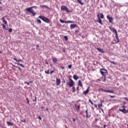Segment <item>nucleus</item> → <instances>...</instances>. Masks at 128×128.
I'll use <instances>...</instances> for the list:
<instances>
[{
  "label": "nucleus",
  "mask_w": 128,
  "mask_h": 128,
  "mask_svg": "<svg viewBox=\"0 0 128 128\" xmlns=\"http://www.w3.org/2000/svg\"><path fill=\"white\" fill-rule=\"evenodd\" d=\"M38 18L43 20V22H46V24H50V19H48V18H46L44 16H38Z\"/></svg>",
  "instance_id": "nucleus-1"
},
{
  "label": "nucleus",
  "mask_w": 128,
  "mask_h": 128,
  "mask_svg": "<svg viewBox=\"0 0 128 128\" xmlns=\"http://www.w3.org/2000/svg\"><path fill=\"white\" fill-rule=\"evenodd\" d=\"M26 10H27V12H30L31 14H32L34 16L36 14V13L35 12L34 10H32V8L30 7V8H26Z\"/></svg>",
  "instance_id": "nucleus-2"
},
{
  "label": "nucleus",
  "mask_w": 128,
  "mask_h": 128,
  "mask_svg": "<svg viewBox=\"0 0 128 128\" xmlns=\"http://www.w3.org/2000/svg\"><path fill=\"white\" fill-rule=\"evenodd\" d=\"M100 72L101 74H102V76H104V80H106V74H108V71L104 69H100Z\"/></svg>",
  "instance_id": "nucleus-3"
},
{
  "label": "nucleus",
  "mask_w": 128,
  "mask_h": 128,
  "mask_svg": "<svg viewBox=\"0 0 128 128\" xmlns=\"http://www.w3.org/2000/svg\"><path fill=\"white\" fill-rule=\"evenodd\" d=\"M68 86L70 88H72V86H74V80H72V78H69V82H67Z\"/></svg>",
  "instance_id": "nucleus-4"
},
{
  "label": "nucleus",
  "mask_w": 128,
  "mask_h": 128,
  "mask_svg": "<svg viewBox=\"0 0 128 128\" xmlns=\"http://www.w3.org/2000/svg\"><path fill=\"white\" fill-rule=\"evenodd\" d=\"M110 30H111L115 32L116 38L117 40V42H118V32H116V28H110Z\"/></svg>",
  "instance_id": "nucleus-5"
},
{
  "label": "nucleus",
  "mask_w": 128,
  "mask_h": 128,
  "mask_svg": "<svg viewBox=\"0 0 128 128\" xmlns=\"http://www.w3.org/2000/svg\"><path fill=\"white\" fill-rule=\"evenodd\" d=\"M61 10H65V12H70V10H68V8L64 6H61Z\"/></svg>",
  "instance_id": "nucleus-6"
},
{
  "label": "nucleus",
  "mask_w": 128,
  "mask_h": 128,
  "mask_svg": "<svg viewBox=\"0 0 128 128\" xmlns=\"http://www.w3.org/2000/svg\"><path fill=\"white\" fill-rule=\"evenodd\" d=\"M122 108H124L123 109H119V110L120 112H124V114H128V110H126V108H126V106H122Z\"/></svg>",
  "instance_id": "nucleus-7"
},
{
  "label": "nucleus",
  "mask_w": 128,
  "mask_h": 128,
  "mask_svg": "<svg viewBox=\"0 0 128 128\" xmlns=\"http://www.w3.org/2000/svg\"><path fill=\"white\" fill-rule=\"evenodd\" d=\"M97 18H98V22L100 24L102 25V19H100V14H97Z\"/></svg>",
  "instance_id": "nucleus-8"
},
{
  "label": "nucleus",
  "mask_w": 128,
  "mask_h": 128,
  "mask_svg": "<svg viewBox=\"0 0 128 128\" xmlns=\"http://www.w3.org/2000/svg\"><path fill=\"white\" fill-rule=\"evenodd\" d=\"M106 18L108 20L109 22H110V24H112V21L114 20V19L112 17H110V16H107Z\"/></svg>",
  "instance_id": "nucleus-9"
},
{
  "label": "nucleus",
  "mask_w": 128,
  "mask_h": 128,
  "mask_svg": "<svg viewBox=\"0 0 128 128\" xmlns=\"http://www.w3.org/2000/svg\"><path fill=\"white\" fill-rule=\"evenodd\" d=\"M2 22L4 24H6V26L8 25V22L6 20V16L2 17Z\"/></svg>",
  "instance_id": "nucleus-10"
},
{
  "label": "nucleus",
  "mask_w": 128,
  "mask_h": 128,
  "mask_svg": "<svg viewBox=\"0 0 128 128\" xmlns=\"http://www.w3.org/2000/svg\"><path fill=\"white\" fill-rule=\"evenodd\" d=\"M56 86H60V80L58 78H56Z\"/></svg>",
  "instance_id": "nucleus-11"
},
{
  "label": "nucleus",
  "mask_w": 128,
  "mask_h": 128,
  "mask_svg": "<svg viewBox=\"0 0 128 128\" xmlns=\"http://www.w3.org/2000/svg\"><path fill=\"white\" fill-rule=\"evenodd\" d=\"M78 26L76 24H72L70 26V28L71 30H72V28H76Z\"/></svg>",
  "instance_id": "nucleus-12"
},
{
  "label": "nucleus",
  "mask_w": 128,
  "mask_h": 128,
  "mask_svg": "<svg viewBox=\"0 0 128 128\" xmlns=\"http://www.w3.org/2000/svg\"><path fill=\"white\" fill-rule=\"evenodd\" d=\"M6 124L8 126H14V123L10 122H7Z\"/></svg>",
  "instance_id": "nucleus-13"
},
{
  "label": "nucleus",
  "mask_w": 128,
  "mask_h": 128,
  "mask_svg": "<svg viewBox=\"0 0 128 128\" xmlns=\"http://www.w3.org/2000/svg\"><path fill=\"white\" fill-rule=\"evenodd\" d=\"M78 86H80L81 88H82V83L80 81V80H78Z\"/></svg>",
  "instance_id": "nucleus-14"
},
{
  "label": "nucleus",
  "mask_w": 128,
  "mask_h": 128,
  "mask_svg": "<svg viewBox=\"0 0 128 128\" xmlns=\"http://www.w3.org/2000/svg\"><path fill=\"white\" fill-rule=\"evenodd\" d=\"M13 60H16V62H22V60H18L16 58H14Z\"/></svg>",
  "instance_id": "nucleus-15"
},
{
  "label": "nucleus",
  "mask_w": 128,
  "mask_h": 128,
  "mask_svg": "<svg viewBox=\"0 0 128 128\" xmlns=\"http://www.w3.org/2000/svg\"><path fill=\"white\" fill-rule=\"evenodd\" d=\"M52 60L54 64L58 62V59H56V58H52Z\"/></svg>",
  "instance_id": "nucleus-16"
},
{
  "label": "nucleus",
  "mask_w": 128,
  "mask_h": 128,
  "mask_svg": "<svg viewBox=\"0 0 128 128\" xmlns=\"http://www.w3.org/2000/svg\"><path fill=\"white\" fill-rule=\"evenodd\" d=\"M96 50L99 52H102V54L104 53V50H102L100 48H97Z\"/></svg>",
  "instance_id": "nucleus-17"
},
{
  "label": "nucleus",
  "mask_w": 128,
  "mask_h": 128,
  "mask_svg": "<svg viewBox=\"0 0 128 128\" xmlns=\"http://www.w3.org/2000/svg\"><path fill=\"white\" fill-rule=\"evenodd\" d=\"M89 90H90V88H88L86 91L84 92V94H86L88 92Z\"/></svg>",
  "instance_id": "nucleus-18"
},
{
  "label": "nucleus",
  "mask_w": 128,
  "mask_h": 128,
  "mask_svg": "<svg viewBox=\"0 0 128 128\" xmlns=\"http://www.w3.org/2000/svg\"><path fill=\"white\" fill-rule=\"evenodd\" d=\"M73 78L75 80H78V76H76V75H74L73 76Z\"/></svg>",
  "instance_id": "nucleus-19"
},
{
  "label": "nucleus",
  "mask_w": 128,
  "mask_h": 128,
  "mask_svg": "<svg viewBox=\"0 0 128 128\" xmlns=\"http://www.w3.org/2000/svg\"><path fill=\"white\" fill-rule=\"evenodd\" d=\"M75 108L76 110H78L80 108V105L76 106V104H75Z\"/></svg>",
  "instance_id": "nucleus-20"
},
{
  "label": "nucleus",
  "mask_w": 128,
  "mask_h": 128,
  "mask_svg": "<svg viewBox=\"0 0 128 128\" xmlns=\"http://www.w3.org/2000/svg\"><path fill=\"white\" fill-rule=\"evenodd\" d=\"M82 0H77L78 2V4H81L82 6H84V3H82Z\"/></svg>",
  "instance_id": "nucleus-21"
},
{
  "label": "nucleus",
  "mask_w": 128,
  "mask_h": 128,
  "mask_svg": "<svg viewBox=\"0 0 128 128\" xmlns=\"http://www.w3.org/2000/svg\"><path fill=\"white\" fill-rule=\"evenodd\" d=\"M60 22H61V24H64V23L66 24V21L63 20L62 19L60 20Z\"/></svg>",
  "instance_id": "nucleus-22"
},
{
  "label": "nucleus",
  "mask_w": 128,
  "mask_h": 128,
  "mask_svg": "<svg viewBox=\"0 0 128 128\" xmlns=\"http://www.w3.org/2000/svg\"><path fill=\"white\" fill-rule=\"evenodd\" d=\"M74 21L72 20L66 21V24H74Z\"/></svg>",
  "instance_id": "nucleus-23"
},
{
  "label": "nucleus",
  "mask_w": 128,
  "mask_h": 128,
  "mask_svg": "<svg viewBox=\"0 0 128 128\" xmlns=\"http://www.w3.org/2000/svg\"><path fill=\"white\" fill-rule=\"evenodd\" d=\"M106 92H110V94H114V91L112 90H107V91H106Z\"/></svg>",
  "instance_id": "nucleus-24"
},
{
  "label": "nucleus",
  "mask_w": 128,
  "mask_h": 128,
  "mask_svg": "<svg viewBox=\"0 0 128 128\" xmlns=\"http://www.w3.org/2000/svg\"><path fill=\"white\" fill-rule=\"evenodd\" d=\"M40 8H48V7L46 5H41L40 6Z\"/></svg>",
  "instance_id": "nucleus-25"
},
{
  "label": "nucleus",
  "mask_w": 128,
  "mask_h": 128,
  "mask_svg": "<svg viewBox=\"0 0 128 128\" xmlns=\"http://www.w3.org/2000/svg\"><path fill=\"white\" fill-rule=\"evenodd\" d=\"M98 106L99 108H102V104L100 103V104H98Z\"/></svg>",
  "instance_id": "nucleus-26"
},
{
  "label": "nucleus",
  "mask_w": 128,
  "mask_h": 128,
  "mask_svg": "<svg viewBox=\"0 0 128 128\" xmlns=\"http://www.w3.org/2000/svg\"><path fill=\"white\" fill-rule=\"evenodd\" d=\"M17 64H18V66H22V68H24V66L22 64H20V63H17Z\"/></svg>",
  "instance_id": "nucleus-27"
},
{
  "label": "nucleus",
  "mask_w": 128,
  "mask_h": 128,
  "mask_svg": "<svg viewBox=\"0 0 128 128\" xmlns=\"http://www.w3.org/2000/svg\"><path fill=\"white\" fill-rule=\"evenodd\" d=\"M2 28H4V30H8L6 29V25L2 24Z\"/></svg>",
  "instance_id": "nucleus-28"
},
{
  "label": "nucleus",
  "mask_w": 128,
  "mask_h": 128,
  "mask_svg": "<svg viewBox=\"0 0 128 128\" xmlns=\"http://www.w3.org/2000/svg\"><path fill=\"white\" fill-rule=\"evenodd\" d=\"M72 92H76V88H74V86L72 87Z\"/></svg>",
  "instance_id": "nucleus-29"
},
{
  "label": "nucleus",
  "mask_w": 128,
  "mask_h": 128,
  "mask_svg": "<svg viewBox=\"0 0 128 128\" xmlns=\"http://www.w3.org/2000/svg\"><path fill=\"white\" fill-rule=\"evenodd\" d=\"M99 90H102V92H106L107 90H104L102 88H100Z\"/></svg>",
  "instance_id": "nucleus-30"
},
{
  "label": "nucleus",
  "mask_w": 128,
  "mask_h": 128,
  "mask_svg": "<svg viewBox=\"0 0 128 128\" xmlns=\"http://www.w3.org/2000/svg\"><path fill=\"white\" fill-rule=\"evenodd\" d=\"M26 100L27 101V104H30V100H28V98H26Z\"/></svg>",
  "instance_id": "nucleus-31"
},
{
  "label": "nucleus",
  "mask_w": 128,
  "mask_h": 128,
  "mask_svg": "<svg viewBox=\"0 0 128 128\" xmlns=\"http://www.w3.org/2000/svg\"><path fill=\"white\" fill-rule=\"evenodd\" d=\"M109 62H111V64H116V62H112V61H110V60H109Z\"/></svg>",
  "instance_id": "nucleus-32"
},
{
  "label": "nucleus",
  "mask_w": 128,
  "mask_h": 128,
  "mask_svg": "<svg viewBox=\"0 0 128 128\" xmlns=\"http://www.w3.org/2000/svg\"><path fill=\"white\" fill-rule=\"evenodd\" d=\"M37 22L38 24H42V21L40 19L37 20Z\"/></svg>",
  "instance_id": "nucleus-33"
},
{
  "label": "nucleus",
  "mask_w": 128,
  "mask_h": 128,
  "mask_svg": "<svg viewBox=\"0 0 128 128\" xmlns=\"http://www.w3.org/2000/svg\"><path fill=\"white\" fill-rule=\"evenodd\" d=\"M99 14H100V18H104V14H100V13Z\"/></svg>",
  "instance_id": "nucleus-34"
},
{
  "label": "nucleus",
  "mask_w": 128,
  "mask_h": 128,
  "mask_svg": "<svg viewBox=\"0 0 128 128\" xmlns=\"http://www.w3.org/2000/svg\"><path fill=\"white\" fill-rule=\"evenodd\" d=\"M64 38L66 40H68V36H64Z\"/></svg>",
  "instance_id": "nucleus-35"
},
{
  "label": "nucleus",
  "mask_w": 128,
  "mask_h": 128,
  "mask_svg": "<svg viewBox=\"0 0 128 128\" xmlns=\"http://www.w3.org/2000/svg\"><path fill=\"white\" fill-rule=\"evenodd\" d=\"M8 32H12V28L8 29Z\"/></svg>",
  "instance_id": "nucleus-36"
},
{
  "label": "nucleus",
  "mask_w": 128,
  "mask_h": 128,
  "mask_svg": "<svg viewBox=\"0 0 128 128\" xmlns=\"http://www.w3.org/2000/svg\"><path fill=\"white\" fill-rule=\"evenodd\" d=\"M54 72V70H52L50 72V74H52Z\"/></svg>",
  "instance_id": "nucleus-37"
},
{
  "label": "nucleus",
  "mask_w": 128,
  "mask_h": 128,
  "mask_svg": "<svg viewBox=\"0 0 128 128\" xmlns=\"http://www.w3.org/2000/svg\"><path fill=\"white\" fill-rule=\"evenodd\" d=\"M15 66V68H18V69H19V70H21L20 68V67H18V66Z\"/></svg>",
  "instance_id": "nucleus-38"
},
{
  "label": "nucleus",
  "mask_w": 128,
  "mask_h": 128,
  "mask_svg": "<svg viewBox=\"0 0 128 128\" xmlns=\"http://www.w3.org/2000/svg\"><path fill=\"white\" fill-rule=\"evenodd\" d=\"M24 84H28V86L30 85V83H28V82H24Z\"/></svg>",
  "instance_id": "nucleus-39"
},
{
  "label": "nucleus",
  "mask_w": 128,
  "mask_h": 128,
  "mask_svg": "<svg viewBox=\"0 0 128 128\" xmlns=\"http://www.w3.org/2000/svg\"><path fill=\"white\" fill-rule=\"evenodd\" d=\"M45 74H50V72L48 71H45Z\"/></svg>",
  "instance_id": "nucleus-40"
},
{
  "label": "nucleus",
  "mask_w": 128,
  "mask_h": 128,
  "mask_svg": "<svg viewBox=\"0 0 128 128\" xmlns=\"http://www.w3.org/2000/svg\"><path fill=\"white\" fill-rule=\"evenodd\" d=\"M89 102H90V104H94V102H92V100H89Z\"/></svg>",
  "instance_id": "nucleus-41"
},
{
  "label": "nucleus",
  "mask_w": 128,
  "mask_h": 128,
  "mask_svg": "<svg viewBox=\"0 0 128 128\" xmlns=\"http://www.w3.org/2000/svg\"><path fill=\"white\" fill-rule=\"evenodd\" d=\"M86 118H88V109L86 110Z\"/></svg>",
  "instance_id": "nucleus-42"
},
{
  "label": "nucleus",
  "mask_w": 128,
  "mask_h": 128,
  "mask_svg": "<svg viewBox=\"0 0 128 128\" xmlns=\"http://www.w3.org/2000/svg\"><path fill=\"white\" fill-rule=\"evenodd\" d=\"M68 68H72V65H68Z\"/></svg>",
  "instance_id": "nucleus-43"
},
{
  "label": "nucleus",
  "mask_w": 128,
  "mask_h": 128,
  "mask_svg": "<svg viewBox=\"0 0 128 128\" xmlns=\"http://www.w3.org/2000/svg\"><path fill=\"white\" fill-rule=\"evenodd\" d=\"M100 102H101V104H102V102H104V100H100Z\"/></svg>",
  "instance_id": "nucleus-44"
},
{
  "label": "nucleus",
  "mask_w": 128,
  "mask_h": 128,
  "mask_svg": "<svg viewBox=\"0 0 128 128\" xmlns=\"http://www.w3.org/2000/svg\"><path fill=\"white\" fill-rule=\"evenodd\" d=\"M110 98H115V96H110Z\"/></svg>",
  "instance_id": "nucleus-45"
},
{
  "label": "nucleus",
  "mask_w": 128,
  "mask_h": 128,
  "mask_svg": "<svg viewBox=\"0 0 128 128\" xmlns=\"http://www.w3.org/2000/svg\"><path fill=\"white\" fill-rule=\"evenodd\" d=\"M72 120L74 122H76V119L74 118H73Z\"/></svg>",
  "instance_id": "nucleus-46"
},
{
  "label": "nucleus",
  "mask_w": 128,
  "mask_h": 128,
  "mask_svg": "<svg viewBox=\"0 0 128 128\" xmlns=\"http://www.w3.org/2000/svg\"><path fill=\"white\" fill-rule=\"evenodd\" d=\"M38 118L39 120H42V117H40V116H38Z\"/></svg>",
  "instance_id": "nucleus-47"
},
{
  "label": "nucleus",
  "mask_w": 128,
  "mask_h": 128,
  "mask_svg": "<svg viewBox=\"0 0 128 128\" xmlns=\"http://www.w3.org/2000/svg\"><path fill=\"white\" fill-rule=\"evenodd\" d=\"M101 110L102 112H104V110H102V108H99Z\"/></svg>",
  "instance_id": "nucleus-48"
},
{
  "label": "nucleus",
  "mask_w": 128,
  "mask_h": 128,
  "mask_svg": "<svg viewBox=\"0 0 128 128\" xmlns=\"http://www.w3.org/2000/svg\"><path fill=\"white\" fill-rule=\"evenodd\" d=\"M124 100H128V98H126V97H125V98H124Z\"/></svg>",
  "instance_id": "nucleus-49"
},
{
  "label": "nucleus",
  "mask_w": 128,
  "mask_h": 128,
  "mask_svg": "<svg viewBox=\"0 0 128 128\" xmlns=\"http://www.w3.org/2000/svg\"><path fill=\"white\" fill-rule=\"evenodd\" d=\"M94 106L95 108H98V106H96V104H94Z\"/></svg>",
  "instance_id": "nucleus-50"
},
{
  "label": "nucleus",
  "mask_w": 128,
  "mask_h": 128,
  "mask_svg": "<svg viewBox=\"0 0 128 128\" xmlns=\"http://www.w3.org/2000/svg\"><path fill=\"white\" fill-rule=\"evenodd\" d=\"M61 68H62V70H64V66H61Z\"/></svg>",
  "instance_id": "nucleus-51"
},
{
  "label": "nucleus",
  "mask_w": 128,
  "mask_h": 128,
  "mask_svg": "<svg viewBox=\"0 0 128 128\" xmlns=\"http://www.w3.org/2000/svg\"><path fill=\"white\" fill-rule=\"evenodd\" d=\"M31 8H36V6H32V7H31Z\"/></svg>",
  "instance_id": "nucleus-52"
},
{
  "label": "nucleus",
  "mask_w": 128,
  "mask_h": 128,
  "mask_svg": "<svg viewBox=\"0 0 128 128\" xmlns=\"http://www.w3.org/2000/svg\"><path fill=\"white\" fill-rule=\"evenodd\" d=\"M76 32H78V30H76Z\"/></svg>",
  "instance_id": "nucleus-53"
},
{
  "label": "nucleus",
  "mask_w": 128,
  "mask_h": 128,
  "mask_svg": "<svg viewBox=\"0 0 128 128\" xmlns=\"http://www.w3.org/2000/svg\"><path fill=\"white\" fill-rule=\"evenodd\" d=\"M46 110H48V108H46Z\"/></svg>",
  "instance_id": "nucleus-54"
},
{
  "label": "nucleus",
  "mask_w": 128,
  "mask_h": 128,
  "mask_svg": "<svg viewBox=\"0 0 128 128\" xmlns=\"http://www.w3.org/2000/svg\"><path fill=\"white\" fill-rule=\"evenodd\" d=\"M24 122H26V120H24Z\"/></svg>",
  "instance_id": "nucleus-55"
},
{
  "label": "nucleus",
  "mask_w": 128,
  "mask_h": 128,
  "mask_svg": "<svg viewBox=\"0 0 128 128\" xmlns=\"http://www.w3.org/2000/svg\"><path fill=\"white\" fill-rule=\"evenodd\" d=\"M38 45H36V47L38 48Z\"/></svg>",
  "instance_id": "nucleus-56"
},
{
  "label": "nucleus",
  "mask_w": 128,
  "mask_h": 128,
  "mask_svg": "<svg viewBox=\"0 0 128 128\" xmlns=\"http://www.w3.org/2000/svg\"><path fill=\"white\" fill-rule=\"evenodd\" d=\"M48 64V62H46V64Z\"/></svg>",
  "instance_id": "nucleus-57"
},
{
  "label": "nucleus",
  "mask_w": 128,
  "mask_h": 128,
  "mask_svg": "<svg viewBox=\"0 0 128 128\" xmlns=\"http://www.w3.org/2000/svg\"><path fill=\"white\" fill-rule=\"evenodd\" d=\"M98 80H99V81H100V79H98Z\"/></svg>",
  "instance_id": "nucleus-58"
},
{
  "label": "nucleus",
  "mask_w": 128,
  "mask_h": 128,
  "mask_svg": "<svg viewBox=\"0 0 128 128\" xmlns=\"http://www.w3.org/2000/svg\"><path fill=\"white\" fill-rule=\"evenodd\" d=\"M2 4V2H0V4Z\"/></svg>",
  "instance_id": "nucleus-59"
},
{
  "label": "nucleus",
  "mask_w": 128,
  "mask_h": 128,
  "mask_svg": "<svg viewBox=\"0 0 128 128\" xmlns=\"http://www.w3.org/2000/svg\"><path fill=\"white\" fill-rule=\"evenodd\" d=\"M64 83L66 82V81H64Z\"/></svg>",
  "instance_id": "nucleus-60"
},
{
  "label": "nucleus",
  "mask_w": 128,
  "mask_h": 128,
  "mask_svg": "<svg viewBox=\"0 0 128 128\" xmlns=\"http://www.w3.org/2000/svg\"><path fill=\"white\" fill-rule=\"evenodd\" d=\"M96 120H98V119H96Z\"/></svg>",
  "instance_id": "nucleus-61"
},
{
  "label": "nucleus",
  "mask_w": 128,
  "mask_h": 128,
  "mask_svg": "<svg viewBox=\"0 0 128 128\" xmlns=\"http://www.w3.org/2000/svg\"><path fill=\"white\" fill-rule=\"evenodd\" d=\"M42 108H44V107H42Z\"/></svg>",
  "instance_id": "nucleus-62"
},
{
  "label": "nucleus",
  "mask_w": 128,
  "mask_h": 128,
  "mask_svg": "<svg viewBox=\"0 0 128 128\" xmlns=\"http://www.w3.org/2000/svg\"><path fill=\"white\" fill-rule=\"evenodd\" d=\"M78 87L77 88V90H78Z\"/></svg>",
  "instance_id": "nucleus-63"
},
{
  "label": "nucleus",
  "mask_w": 128,
  "mask_h": 128,
  "mask_svg": "<svg viewBox=\"0 0 128 128\" xmlns=\"http://www.w3.org/2000/svg\"><path fill=\"white\" fill-rule=\"evenodd\" d=\"M127 126H128V124Z\"/></svg>",
  "instance_id": "nucleus-64"
}]
</instances>
